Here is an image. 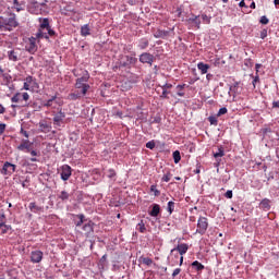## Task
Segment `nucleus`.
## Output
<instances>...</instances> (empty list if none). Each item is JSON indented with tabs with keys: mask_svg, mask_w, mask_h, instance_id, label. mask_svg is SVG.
<instances>
[{
	"mask_svg": "<svg viewBox=\"0 0 279 279\" xmlns=\"http://www.w3.org/2000/svg\"><path fill=\"white\" fill-rule=\"evenodd\" d=\"M39 28L37 33L35 34V37L28 38V41L26 43L25 49L28 51V53H36L38 51V46L36 45V40H43L45 38L46 40H49V36H56V31L51 28V25L49 24V19L47 17H39Z\"/></svg>",
	"mask_w": 279,
	"mask_h": 279,
	"instance_id": "obj_1",
	"label": "nucleus"
},
{
	"mask_svg": "<svg viewBox=\"0 0 279 279\" xmlns=\"http://www.w3.org/2000/svg\"><path fill=\"white\" fill-rule=\"evenodd\" d=\"M19 27V21H16V14L11 13L9 17L0 16V32H14Z\"/></svg>",
	"mask_w": 279,
	"mask_h": 279,
	"instance_id": "obj_2",
	"label": "nucleus"
},
{
	"mask_svg": "<svg viewBox=\"0 0 279 279\" xmlns=\"http://www.w3.org/2000/svg\"><path fill=\"white\" fill-rule=\"evenodd\" d=\"M208 218L199 216L197 220V228L195 234H201V236H204V234H206V232L208 231Z\"/></svg>",
	"mask_w": 279,
	"mask_h": 279,
	"instance_id": "obj_3",
	"label": "nucleus"
},
{
	"mask_svg": "<svg viewBox=\"0 0 279 279\" xmlns=\"http://www.w3.org/2000/svg\"><path fill=\"white\" fill-rule=\"evenodd\" d=\"M177 252H179V254H180L179 265H180V267H182V265L184 263V254H186L189 252V244L181 243L177 247L171 250V254H175Z\"/></svg>",
	"mask_w": 279,
	"mask_h": 279,
	"instance_id": "obj_4",
	"label": "nucleus"
},
{
	"mask_svg": "<svg viewBox=\"0 0 279 279\" xmlns=\"http://www.w3.org/2000/svg\"><path fill=\"white\" fill-rule=\"evenodd\" d=\"M185 25H189L191 29H199L202 25V20H199V15L191 14L185 20Z\"/></svg>",
	"mask_w": 279,
	"mask_h": 279,
	"instance_id": "obj_5",
	"label": "nucleus"
},
{
	"mask_svg": "<svg viewBox=\"0 0 279 279\" xmlns=\"http://www.w3.org/2000/svg\"><path fill=\"white\" fill-rule=\"evenodd\" d=\"M35 88H38V82H36V78L32 75L26 76L24 80L23 89L34 90Z\"/></svg>",
	"mask_w": 279,
	"mask_h": 279,
	"instance_id": "obj_6",
	"label": "nucleus"
},
{
	"mask_svg": "<svg viewBox=\"0 0 279 279\" xmlns=\"http://www.w3.org/2000/svg\"><path fill=\"white\" fill-rule=\"evenodd\" d=\"M5 47H8L7 57L11 62H19V50L12 49V43H5Z\"/></svg>",
	"mask_w": 279,
	"mask_h": 279,
	"instance_id": "obj_7",
	"label": "nucleus"
},
{
	"mask_svg": "<svg viewBox=\"0 0 279 279\" xmlns=\"http://www.w3.org/2000/svg\"><path fill=\"white\" fill-rule=\"evenodd\" d=\"M93 226H95V223L93 222V220H88L87 222H85L82 228H81V234H84V236H90V234H93L95 232V229L93 228Z\"/></svg>",
	"mask_w": 279,
	"mask_h": 279,
	"instance_id": "obj_8",
	"label": "nucleus"
},
{
	"mask_svg": "<svg viewBox=\"0 0 279 279\" xmlns=\"http://www.w3.org/2000/svg\"><path fill=\"white\" fill-rule=\"evenodd\" d=\"M14 171H16V165L11 163L9 161L4 162V165L1 169L2 175H12V173H14Z\"/></svg>",
	"mask_w": 279,
	"mask_h": 279,
	"instance_id": "obj_9",
	"label": "nucleus"
},
{
	"mask_svg": "<svg viewBox=\"0 0 279 279\" xmlns=\"http://www.w3.org/2000/svg\"><path fill=\"white\" fill-rule=\"evenodd\" d=\"M72 174H73V170L71 169V166L63 165L61 167V180H63V182H66Z\"/></svg>",
	"mask_w": 279,
	"mask_h": 279,
	"instance_id": "obj_10",
	"label": "nucleus"
},
{
	"mask_svg": "<svg viewBox=\"0 0 279 279\" xmlns=\"http://www.w3.org/2000/svg\"><path fill=\"white\" fill-rule=\"evenodd\" d=\"M138 59L136 57L124 56L120 59V66H131V64H136Z\"/></svg>",
	"mask_w": 279,
	"mask_h": 279,
	"instance_id": "obj_11",
	"label": "nucleus"
},
{
	"mask_svg": "<svg viewBox=\"0 0 279 279\" xmlns=\"http://www.w3.org/2000/svg\"><path fill=\"white\" fill-rule=\"evenodd\" d=\"M140 62H142V64H149L151 66V64H154V54L149 52L142 53L140 56Z\"/></svg>",
	"mask_w": 279,
	"mask_h": 279,
	"instance_id": "obj_12",
	"label": "nucleus"
},
{
	"mask_svg": "<svg viewBox=\"0 0 279 279\" xmlns=\"http://www.w3.org/2000/svg\"><path fill=\"white\" fill-rule=\"evenodd\" d=\"M23 99V101H29V94L27 93H16L12 98L11 101L12 104H19V101H21Z\"/></svg>",
	"mask_w": 279,
	"mask_h": 279,
	"instance_id": "obj_13",
	"label": "nucleus"
},
{
	"mask_svg": "<svg viewBox=\"0 0 279 279\" xmlns=\"http://www.w3.org/2000/svg\"><path fill=\"white\" fill-rule=\"evenodd\" d=\"M58 96H52L50 99H48L47 101H45L43 104L44 108H56L57 106H62V102L58 101ZM56 104V105H54Z\"/></svg>",
	"mask_w": 279,
	"mask_h": 279,
	"instance_id": "obj_14",
	"label": "nucleus"
},
{
	"mask_svg": "<svg viewBox=\"0 0 279 279\" xmlns=\"http://www.w3.org/2000/svg\"><path fill=\"white\" fill-rule=\"evenodd\" d=\"M160 88L162 89L160 98L161 99H169V94L171 93L169 90H170V88H173V85L170 84V83H166L163 85H160Z\"/></svg>",
	"mask_w": 279,
	"mask_h": 279,
	"instance_id": "obj_15",
	"label": "nucleus"
},
{
	"mask_svg": "<svg viewBox=\"0 0 279 279\" xmlns=\"http://www.w3.org/2000/svg\"><path fill=\"white\" fill-rule=\"evenodd\" d=\"M179 262H180V254L171 253V251H170V256L168 257V265L170 267H175Z\"/></svg>",
	"mask_w": 279,
	"mask_h": 279,
	"instance_id": "obj_16",
	"label": "nucleus"
},
{
	"mask_svg": "<svg viewBox=\"0 0 279 279\" xmlns=\"http://www.w3.org/2000/svg\"><path fill=\"white\" fill-rule=\"evenodd\" d=\"M44 253L43 251H33L31 253L32 263H40L43 260Z\"/></svg>",
	"mask_w": 279,
	"mask_h": 279,
	"instance_id": "obj_17",
	"label": "nucleus"
},
{
	"mask_svg": "<svg viewBox=\"0 0 279 279\" xmlns=\"http://www.w3.org/2000/svg\"><path fill=\"white\" fill-rule=\"evenodd\" d=\"M19 151L29 153L32 149V143L29 140H23V142L17 146Z\"/></svg>",
	"mask_w": 279,
	"mask_h": 279,
	"instance_id": "obj_18",
	"label": "nucleus"
},
{
	"mask_svg": "<svg viewBox=\"0 0 279 279\" xmlns=\"http://www.w3.org/2000/svg\"><path fill=\"white\" fill-rule=\"evenodd\" d=\"M75 88H81L82 95H86V93H88V90L90 89V85L76 81Z\"/></svg>",
	"mask_w": 279,
	"mask_h": 279,
	"instance_id": "obj_19",
	"label": "nucleus"
},
{
	"mask_svg": "<svg viewBox=\"0 0 279 279\" xmlns=\"http://www.w3.org/2000/svg\"><path fill=\"white\" fill-rule=\"evenodd\" d=\"M65 117L66 114L62 111V108H61L59 112L53 117L54 125H60V123H62Z\"/></svg>",
	"mask_w": 279,
	"mask_h": 279,
	"instance_id": "obj_20",
	"label": "nucleus"
},
{
	"mask_svg": "<svg viewBox=\"0 0 279 279\" xmlns=\"http://www.w3.org/2000/svg\"><path fill=\"white\" fill-rule=\"evenodd\" d=\"M197 69L201 71L202 75H206V73H208V69H210V65L204 62H198Z\"/></svg>",
	"mask_w": 279,
	"mask_h": 279,
	"instance_id": "obj_21",
	"label": "nucleus"
},
{
	"mask_svg": "<svg viewBox=\"0 0 279 279\" xmlns=\"http://www.w3.org/2000/svg\"><path fill=\"white\" fill-rule=\"evenodd\" d=\"M85 95L82 94V92L76 90L74 93L69 94L68 99H70L71 101H76V99H82V97H84Z\"/></svg>",
	"mask_w": 279,
	"mask_h": 279,
	"instance_id": "obj_22",
	"label": "nucleus"
},
{
	"mask_svg": "<svg viewBox=\"0 0 279 279\" xmlns=\"http://www.w3.org/2000/svg\"><path fill=\"white\" fill-rule=\"evenodd\" d=\"M160 215V205L158 204H153V208L149 211L150 217H158Z\"/></svg>",
	"mask_w": 279,
	"mask_h": 279,
	"instance_id": "obj_23",
	"label": "nucleus"
},
{
	"mask_svg": "<svg viewBox=\"0 0 279 279\" xmlns=\"http://www.w3.org/2000/svg\"><path fill=\"white\" fill-rule=\"evenodd\" d=\"M137 47L141 50L147 49L149 47V39H147V38L140 39Z\"/></svg>",
	"mask_w": 279,
	"mask_h": 279,
	"instance_id": "obj_24",
	"label": "nucleus"
},
{
	"mask_svg": "<svg viewBox=\"0 0 279 279\" xmlns=\"http://www.w3.org/2000/svg\"><path fill=\"white\" fill-rule=\"evenodd\" d=\"M12 230V226L5 225V222H0V234H8Z\"/></svg>",
	"mask_w": 279,
	"mask_h": 279,
	"instance_id": "obj_25",
	"label": "nucleus"
},
{
	"mask_svg": "<svg viewBox=\"0 0 279 279\" xmlns=\"http://www.w3.org/2000/svg\"><path fill=\"white\" fill-rule=\"evenodd\" d=\"M88 80H90V74L88 73V71L85 70V71H83L82 77L76 78V82L86 84V82H88Z\"/></svg>",
	"mask_w": 279,
	"mask_h": 279,
	"instance_id": "obj_26",
	"label": "nucleus"
},
{
	"mask_svg": "<svg viewBox=\"0 0 279 279\" xmlns=\"http://www.w3.org/2000/svg\"><path fill=\"white\" fill-rule=\"evenodd\" d=\"M154 36L156 38H167V36H169V31H162V29H157L155 33H154Z\"/></svg>",
	"mask_w": 279,
	"mask_h": 279,
	"instance_id": "obj_27",
	"label": "nucleus"
},
{
	"mask_svg": "<svg viewBox=\"0 0 279 279\" xmlns=\"http://www.w3.org/2000/svg\"><path fill=\"white\" fill-rule=\"evenodd\" d=\"M28 208H29L31 213H41V210H43V207L36 205V203H34V202L29 203Z\"/></svg>",
	"mask_w": 279,
	"mask_h": 279,
	"instance_id": "obj_28",
	"label": "nucleus"
},
{
	"mask_svg": "<svg viewBox=\"0 0 279 279\" xmlns=\"http://www.w3.org/2000/svg\"><path fill=\"white\" fill-rule=\"evenodd\" d=\"M226 156V150L223 149V146H219L218 150L214 153V158H223Z\"/></svg>",
	"mask_w": 279,
	"mask_h": 279,
	"instance_id": "obj_29",
	"label": "nucleus"
},
{
	"mask_svg": "<svg viewBox=\"0 0 279 279\" xmlns=\"http://www.w3.org/2000/svg\"><path fill=\"white\" fill-rule=\"evenodd\" d=\"M269 204H271V202H270L268 198H264V199L260 202L259 206H260V208H263L264 210H269V209L271 208V205H269Z\"/></svg>",
	"mask_w": 279,
	"mask_h": 279,
	"instance_id": "obj_30",
	"label": "nucleus"
},
{
	"mask_svg": "<svg viewBox=\"0 0 279 279\" xmlns=\"http://www.w3.org/2000/svg\"><path fill=\"white\" fill-rule=\"evenodd\" d=\"M81 36H90V26L88 24L81 27Z\"/></svg>",
	"mask_w": 279,
	"mask_h": 279,
	"instance_id": "obj_31",
	"label": "nucleus"
},
{
	"mask_svg": "<svg viewBox=\"0 0 279 279\" xmlns=\"http://www.w3.org/2000/svg\"><path fill=\"white\" fill-rule=\"evenodd\" d=\"M78 221L75 223L76 228H82L84 226V222L86 221V216L84 214H80L76 216Z\"/></svg>",
	"mask_w": 279,
	"mask_h": 279,
	"instance_id": "obj_32",
	"label": "nucleus"
},
{
	"mask_svg": "<svg viewBox=\"0 0 279 279\" xmlns=\"http://www.w3.org/2000/svg\"><path fill=\"white\" fill-rule=\"evenodd\" d=\"M192 267L196 271H204V269H205V266L202 263H199L198 260L193 262Z\"/></svg>",
	"mask_w": 279,
	"mask_h": 279,
	"instance_id": "obj_33",
	"label": "nucleus"
},
{
	"mask_svg": "<svg viewBox=\"0 0 279 279\" xmlns=\"http://www.w3.org/2000/svg\"><path fill=\"white\" fill-rule=\"evenodd\" d=\"M136 229L138 230V232H141L142 234H145V232L147 231V228L145 227V222L143 220H141L136 227Z\"/></svg>",
	"mask_w": 279,
	"mask_h": 279,
	"instance_id": "obj_34",
	"label": "nucleus"
},
{
	"mask_svg": "<svg viewBox=\"0 0 279 279\" xmlns=\"http://www.w3.org/2000/svg\"><path fill=\"white\" fill-rule=\"evenodd\" d=\"M69 197H71V195H69L66 191H62L58 195V199H61V202H66V199H69Z\"/></svg>",
	"mask_w": 279,
	"mask_h": 279,
	"instance_id": "obj_35",
	"label": "nucleus"
},
{
	"mask_svg": "<svg viewBox=\"0 0 279 279\" xmlns=\"http://www.w3.org/2000/svg\"><path fill=\"white\" fill-rule=\"evenodd\" d=\"M167 210L169 215H173V210H175V203L173 201L168 202Z\"/></svg>",
	"mask_w": 279,
	"mask_h": 279,
	"instance_id": "obj_36",
	"label": "nucleus"
},
{
	"mask_svg": "<svg viewBox=\"0 0 279 279\" xmlns=\"http://www.w3.org/2000/svg\"><path fill=\"white\" fill-rule=\"evenodd\" d=\"M184 88H186V84H182V85H177V90H179L177 93L178 97H184Z\"/></svg>",
	"mask_w": 279,
	"mask_h": 279,
	"instance_id": "obj_37",
	"label": "nucleus"
},
{
	"mask_svg": "<svg viewBox=\"0 0 279 279\" xmlns=\"http://www.w3.org/2000/svg\"><path fill=\"white\" fill-rule=\"evenodd\" d=\"M172 156H173V160H174L175 165H178V162H180V160H182V156L180 155V150L173 151Z\"/></svg>",
	"mask_w": 279,
	"mask_h": 279,
	"instance_id": "obj_38",
	"label": "nucleus"
},
{
	"mask_svg": "<svg viewBox=\"0 0 279 279\" xmlns=\"http://www.w3.org/2000/svg\"><path fill=\"white\" fill-rule=\"evenodd\" d=\"M39 128H40L41 132H49V130H51V126L49 124H47V122H40Z\"/></svg>",
	"mask_w": 279,
	"mask_h": 279,
	"instance_id": "obj_39",
	"label": "nucleus"
},
{
	"mask_svg": "<svg viewBox=\"0 0 279 279\" xmlns=\"http://www.w3.org/2000/svg\"><path fill=\"white\" fill-rule=\"evenodd\" d=\"M28 12H31V14H38L40 12V10L38 9V5L36 3H34L33 5H31L28 8Z\"/></svg>",
	"mask_w": 279,
	"mask_h": 279,
	"instance_id": "obj_40",
	"label": "nucleus"
},
{
	"mask_svg": "<svg viewBox=\"0 0 279 279\" xmlns=\"http://www.w3.org/2000/svg\"><path fill=\"white\" fill-rule=\"evenodd\" d=\"M150 193H154L155 197H160V190H158L157 185L150 186Z\"/></svg>",
	"mask_w": 279,
	"mask_h": 279,
	"instance_id": "obj_41",
	"label": "nucleus"
},
{
	"mask_svg": "<svg viewBox=\"0 0 279 279\" xmlns=\"http://www.w3.org/2000/svg\"><path fill=\"white\" fill-rule=\"evenodd\" d=\"M142 263H143L144 265H147V266L149 267V266L154 265V259H151V258H149V257H144V258L142 259Z\"/></svg>",
	"mask_w": 279,
	"mask_h": 279,
	"instance_id": "obj_42",
	"label": "nucleus"
},
{
	"mask_svg": "<svg viewBox=\"0 0 279 279\" xmlns=\"http://www.w3.org/2000/svg\"><path fill=\"white\" fill-rule=\"evenodd\" d=\"M252 77H253V82H252L253 88H256V84L260 82V76H258V73H256V75L255 76L252 75Z\"/></svg>",
	"mask_w": 279,
	"mask_h": 279,
	"instance_id": "obj_43",
	"label": "nucleus"
},
{
	"mask_svg": "<svg viewBox=\"0 0 279 279\" xmlns=\"http://www.w3.org/2000/svg\"><path fill=\"white\" fill-rule=\"evenodd\" d=\"M208 121H209L210 125H217V123H218L217 117H215V116H210L208 118Z\"/></svg>",
	"mask_w": 279,
	"mask_h": 279,
	"instance_id": "obj_44",
	"label": "nucleus"
},
{
	"mask_svg": "<svg viewBox=\"0 0 279 279\" xmlns=\"http://www.w3.org/2000/svg\"><path fill=\"white\" fill-rule=\"evenodd\" d=\"M171 180V172H167L166 174H163V177L161 178L162 182H170Z\"/></svg>",
	"mask_w": 279,
	"mask_h": 279,
	"instance_id": "obj_45",
	"label": "nucleus"
},
{
	"mask_svg": "<svg viewBox=\"0 0 279 279\" xmlns=\"http://www.w3.org/2000/svg\"><path fill=\"white\" fill-rule=\"evenodd\" d=\"M108 178L112 179L117 177V171H114V169H109L108 172Z\"/></svg>",
	"mask_w": 279,
	"mask_h": 279,
	"instance_id": "obj_46",
	"label": "nucleus"
},
{
	"mask_svg": "<svg viewBox=\"0 0 279 279\" xmlns=\"http://www.w3.org/2000/svg\"><path fill=\"white\" fill-rule=\"evenodd\" d=\"M259 23L262 25H268L269 24V19H267V16L263 15L259 20Z\"/></svg>",
	"mask_w": 279,
	"mask_h": 279,
	"instance_id": "obj_47",
	"label": "nucleus"
},
{
	"mask_svg": "<svg viewBox=\"0 0 279 279\" xmlns=\"http://www.w3.org/2000/svg\"><path fill=\"white\" fill-rule=\"evenodd\" d=\"M223 114H228V108L226 107L220 108L217 116L221 117Z\"/></svg>",
	"mask_w": 279,
	"mask_h": 279,
	"instance_id": "obj_48",
	"label": "nucleus"
},
{
	"mask_svg": "<svg viewBox=\"0 0 279 279\" xmlns=\"http://www.w3.org/2000/svg\"><path fill=\"white\" fill-rule=\"evenodd\" d=\"M146 147H147V149H155L156 142L149 141L148 143H146Z\"/></svg>",
	"mask_w": 279,
	"mask_h": 279,
	"instance_id": "obj_49",
	"label": "nucleus"
},
{
	"mask_svg": "<svg viewBox=\"0 0 279 279\" xmlns=\"http://www.w3.org/2000/svg\"><path fill=\"white\" fill-rule=\"evenodd\" d=\"M202 20L204 21V23H206V25H210V17L208 15L203 14Z\"/></svg>",
	"mask_w": 279,
	"mask_h": 279,
	"instance_id": "obj_50",
	"label": "nucleus"
},
{
	"mask_svg": "<svg viewBox=\"0 0 279 279\" xmlns=\"http://www.w3.org/2000/svg\"><path fill=\"white\" fill-rule=\"evenodd\" d=\"M236 88H239V82H235L232 86H230L229 90L231 93H236Z\"/></svg>",
	"mask_w": 279,
	"mask_h": 279,
	"instance_id": "obj_51",
	"label": "nucleus"
},
{
	"mask_svg": "<svg viewBox=\"0 0 279 279\" xmlns=\"http://www.w3.org/2000/svg\"><path fill=\"white\" fill-rule=\"evenodd\" d=\"M181 272H182V268H175L172 272V278L180 276Z\"/></svg>",
	"mask_w": 279,
	"mask_h": 279,
	"instance_id": "obj_52",
	"label": "nucleus"
},
{
	"mask_svg": "<svg viewBox=\"0 0 279 279\" xmlns=\"http://www.w3.org/2000/svg\"><path fill=\"white\" fill-rule=\"evenodd\" d=\"M259 37L262 38V40H265V38L267 37V28L260 31Z\"/></svg>",
	"mask_w": 279,
	"mask_h": 279,
	"instance_id": "obj_53",
	"label": "nucleus"
},
{
	"mask_svg": "<svg viewBox=\"0 0 279 279\" xmlns=\"http://www.w3.org/2000/svg\"><path fill=\"white\" fill-rule=\"evenodd\" d=\"M106 260H108V255H104L100 260H99V264L101 265V267H104V265H106Z\"/></svg>",
	"mask_w": 279,
	"mask_h": 279,
	"instance_id": "obj_54",
	"label": "nucleus"
},
{
	"mask_svg": "<svg viewBox=\"0 0 279 279\" xmlns=\"http://www.w3.org/2000/svg\"><path fill=\"white\" fill-rule=\"evenodd\" d=\"M232 196H233L232 190H228V191L226 192V194H225V197H227V199H232Z\"/></svg>",
	"mask_w": 279,
	"mask_h": 279,
	"instance_id": "obj_55",
	"label": "nucleus"
},
{
	"mask_svg": "<svg viewBox=\"0 0 279 279\" xmlns=\"http://www.w3.org/2000/svg\"><path fill=\"white\" fill-rule=\"evenodd\" d=\"M3 132H5V124L0 123V134H3Z\"/></svg>",
	"mask_w": 279,
	"mask_h": 279,
	"instance_id": "obj_56",
	"label": "nucleus"
},
{
	"mask_svg": "<svg viewBox=\"0 0 279 279\" xmlns=\"http://www.w3.org/2000/svg\"><path fill=\"white\" fill-rule=\"evenodd\" d=\"M0 223H5V215H0Z\"/></svg>",
	"mask_w": 279,
	"mask_h": 279,
	"instance_id": "obj_57",
	"label": "nucleus"
},
{
	"mask_svg": "<svg viewBox=\"0 0 279 279\" xmlns=\"http://www.w3.org/2000/svg\"><path fill=\"white\" fill-rule=\"evenodd\" d=\"M28 154H31V156H40V154L36 150H31Z\"/></svg>",
	"mask_w": 279,
	"mask_h": 279,
	"instance_id": "obj_58",
	"label": "nucleus"
},
{
	"mask_svg": "<svg viewBox=\"0 0 279 279\" xmlns=\"http://www.w3.org/2000/svg\"><path fill=\"white\" fill-rule=\"evenodd\" d=\"M5 112V107L0 105V114H3Z\"/></svg>",
	"mask_w": 279,
	"mask_h": 279,
	"instance_id": "obj_59",
	"label": "nucleus"
},
{
	"mask_svg": "<svg viewBox=\"0 0 279 279\" xmlns=\"http://www.w3.org/2000/svg\"><path fill=\"white\" fill-rule=\"evenodd\" d=\"M239 5H240L241 8H247L246 4H245V0H242V1L239 3Z\"/></svg>",
	"mask_w": 279,
	"mask_h": 279,
	"instance_id": "obj_60",
	"label": "nucleus"
},
{
	"mask_svg": "<svg viewBox=\"0 0 279 279\" xmlns=\"http://www.w3.org/2000/svg\"><path fill=\"white\" fill-rule=\"evenodd\" d=\"M272 108H278L279 109V101H274L272 102Z\"/></svg>",
	"mask_w": 279,
	"mask_h": 279,
	"instance_id": "obj_61",
	"label": "nucleus"
},
{
	"mask_svg": "<svg viewBox=\"0 0 279 279\" xmlns=\"http://www.w3.org/2000/svg\"><path fill=\"white\" fill-rule=\"evenodd\" d=\"M250 8H251L252 10H256V2H252L251 5H250Z\"/></svg>",
	"mask_w": 279,
	"mask_h": 279,
	"instance_id": "obj_62",
	"label": "nucleus"
},
{
	"mask_svg": "<svg viewBox=\"0 0 279 279\" xmlns=\"http://www.w3.org/2000/svg\"><path fill=\"white\" fill-rule=\"evenodd\" d=\"M29 160L31 162H38V159L36 157H32Z\"/></svg>",
	"mask_w": 279,
	"mask_h": 279,
	"instance_id": "obj_63",
	"label": "nucleus"
},
{
	"mask_svg": "<svg viewBox=\"0 0 279 279\" xmlns=\"http://www.w3.org/2000/svg\"><path fill=\"white\" fill-rule=\"evenodd\" d=\"M260 66H262L260 63H256V64H255V69H256V71H257V73H258V69H260Z\"/></svg>",
	"mask_w": 279,
	"mask_h": 279,
	"instance_id": "obj_64",
	"label": "nucleus"
}]
</instances>
